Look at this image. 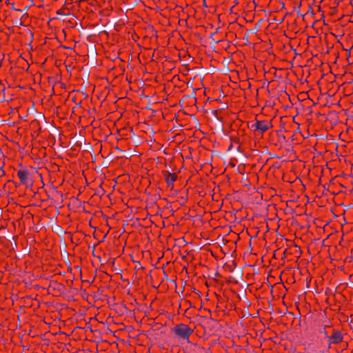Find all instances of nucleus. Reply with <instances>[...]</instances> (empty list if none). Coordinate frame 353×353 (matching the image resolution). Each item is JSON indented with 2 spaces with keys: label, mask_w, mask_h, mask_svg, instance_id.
<instances>
[{
  "label": "nucleus",
  "mask_w": 353,
  "mask_h": 353,
  "mask_svg": "<svg viewBox=\"0 0 353 353\" xmlns=\"http://www.w3.org/2000/svg\"><path fill=\"white\" fill-rule=\"evenodd\" d=\"M248 128L254 132L255 135H262L264 132L272 128L270 120H258L248 123Z\"/></svg>",
  "instance_id": "obj_1"
},
{
  "label": "nucleus",
  "mask_w": 353,
  "mask_h": 353,
  "mask_svg": "<svg viewBox=\"0 0 353 353\" xmlns=\"http://www.w3.org/2000/svg\"><path fill=\"white\" fill-rule=\"evenodd\" d=\"M172 331L176 336L183 340H188L193 332V330L188 325L184 323L176 325Z\"/></svg>",
  "instance_id": "obj_2"
},
{
  "label": "nucleus",
  "mask_w": 353,
  "mask_h": 353,
  "mask_svg": "<svg viewBox=\"0 0 353 353\" xmlns=\"http://www.w3.org/2000/svg\"><path fill=\"white\" fill-rule=\"evenodd\" d=\"M343 334L339 330H333L332 336L328 337V342L330 344H339L343 341Z\"/></svg>",
  "instance_id": "obj_3"
},
{
  "label": "nucleus",
  "mask_w": 353,
  "mask_h": 353,
  "mask_svg": "<svg viewBox=\"0 0 353 353\" xmlns=\"http://www.w3.org/2000/svg\"><path fill=\"white\" fill-rule=\"evenodd\" d=\"M163 175L165 176V181L168 187H170L172 189L174 187V183L177 179V175L176 173H170L168 171H165L163 172Z\"/></svg>",
  "instance_id": "obj_4"
},
{
  "label": "nucleus",
  "mask_w": 353,
  "mask_h": 353,
  "mask_svg": "<svg viewBox=\"0 0 353 353\" xmlns=\"http://www.w3.org/2000/svg\"><path fill=\"white\" fill-rule=\"evenodd\" d=\"M28 172L26 170H19L17 172V176L20 179L21 183L25 184L28 179Z\"/></svg>",
  "instance_id": "obj_5"
},
{
  "label": "nucleus",
  "mask_w": 353,
  "mask_h": 353,
  "mask_svg": "<svg viewBox=\"0 0 353 353\" xmlns=\"http://www.w3.org/2000/svg\"><path fill=\"white\" fill-rule=\"evenodd\" d=\"M324 334H325V336L328 338L329 336H327V333L326 332V330L324 331Z\"/></svg>",
  "instance_id": "obj_6"
}]
</instances>
